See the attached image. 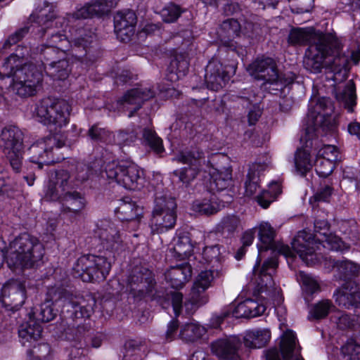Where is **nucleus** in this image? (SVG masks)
I'll list each match as a JSON object with an SVG mask.
<instances>
[{
    "mask_svg": "<svg viewBox=\"0 0 360 360\" xmlns=\"http://www.w3.org/2000/svg\"><path fill=\"white\" fill-rule=\"evenodd\" d=\"M127 290L136 300L148 299L150 301H155L163 309L169 307L171 298L176 316L181 314L183 307L186 314L191 316L208 301L207 295H199L191 290L183 305V294L173 292L169 295L164 288L158 285L153 271L144 266H135L132 269L127 277Z\"/></svg>",
    "mask_w": 360,
    "mask_h": 360,
    "instance_id": "1",
    "label": "nucleus"
},
{
    "mask_svg": "<svg viewBox=\"0 0 360 360\" xmlns=\"http://www.w3.org/2000/svg\"><path fill=\"white\" fill-rule=\"evenodd\" d=\"M16 51L6 58L0 69V79L12 77L13 91L22 97L32 96L41 85L42 72L32 63L21 65L20 59L28 55L27 47L18 46Z\"/></svg>",
    "mask_w": 360,
    "mask_h": 360,
    "instance_id": "2",
    "label": "nucleus"
},
{
    "mask_svg": "<svg viewBox=\"0 0 360 360\" xmlns=\"http://www.w3.org/2000/svg\"><path fill=\"white\" fill-rule=\"evenodd\" d=\"M45 301L52 304L63 302L62 314L72 321L89 319L94 312L96 301L91 295L77 297L63 287L53 286L48 288Z\"/></svg>",
    "mask_w": 360,
    "mask_h": 360,
    "instance_id": "3",
    "label": "nucleus"
},
{
    "mask_svg": "<svg viewBox=\"0 0 360 360\" xmlns=\"http://www.w3.org/2000/svg\"><path fill=\"white\" fill-rule=\"evenodd\" d=\"M44 255V248L34 236L23 233L17 236L9 245L8 264L22 268L38 265Z\"/></svg>",
    "mask_w": 360,
    "mask_h": 360,
    "instance_id": "4",
    "label": "nucleus"
},
{
    "mask_svg": "<svg viewBox=\"0 0 360 360\" xmlns=\"http://www.w3.org/2000/svg\"><path fill=\"white\" fill-rule=\"evenodd\" d=\"M40 37L46 39V44L54 46V49L63 52H68V55L76 60L82 61L86 57L92 60L90 53L91 44L94 43L95 36L89 32L75 39L73 45H70L68 37L60 32H53L49 27L41 28L39 30Z\"/></svg>",
    "mask_w": 360,
    "mask_h": 360,
    "instance_id": "5",
    "label": "nucleus"
},
{
    "mask_svg": "<svg viewBox=\"0 0 360 360\" xmlns=\"http://www.w3.org/2000/svg\"><path fill=\"white\" fill-rule=\"evenodd\" d=\"M316 237V235L302 230L297 233L291 243L292 250L307 265L313 264L316 259L315 245L316 244H321L323 248L331 250L338 251L342 249V240L330 233L321 238Z\"/></svg>",
    "mask_w": 360,
    "mask_h": 360,
    "instance_id": "6",
    "label": "nucleus"
},
{
    "mask_svg": "<svg viewBox=\"0 0 360 360\" xmlns=\"http://www.w3.org/2000/svg\"><path fill=\"white\" fill-rule=\"evenodd\" d=\"M71 106L64 99L47 97L37 105L35 112L39 122L48 127H62L69 121Z\"/></svg>",
    "mask_w": 360,
    "mask_h": 360,
    "instance_id": "7",
    "label": "nucleus"
},
{
    "mask_svg": "<svg viewBox=\"0 0 360 360\" xmlns=\"http://www.w3.org/2000/svg\"><path fill=\"white\" fill-rule=\"evenodd\" d=\"M24 134L18 127L6 126L0 133V148L10 163L13 170L19 173L24 155Z\"/></svg>",
    "mask_w": 360,
    "mask_h": 360,
    "instance_id": "8",
    "label": "nucleus"
},
{
    "mask_svg": "<svg viewBox=\"0 0 360 360\" xmlns=\"http://www.w3.org/2000/svg\"><path fill=\"white\" fill-rule=\"evenodd\" d=\"M175 198L166 194L156 193L150 219L153 231L163 232L174 228L176 221Z\"/></svg>",
    "mask_w": 360,
    "mask_h": 360,
    "instance_id": "9",
    "label": "nucleus"
},
{
    "mask_svg": "<svg viewBox=\"0 0 360 360\" xmlns=\"http://www.w3.org/2000/svg\"><path fill=\"white\" fill-rule=\"evenodd\" d=\"M110 269V262L106 257L94 255L81 256L73 267L75 276L84 282L104 281Z\"/></svg>",
    "mask_w": 360,
    "mask_h": 360,
    "instance_id": "10",
    "label": "nucleus"
},
{
    "mask_svg": "<svg viewBox=\"0 0 360 360\" xmlns=\"http://www.w3.org/2000/svg\"><path fill=\"white\" fill-rule=\"evenodd\" d=\"M260 262L261 259L258 258L252 270V279L256 284V290L258 294L265 292V298L276 300L279 296L280 289L275 287L273 274L278 266V259L275 257L269 258L264 262L262 266Z\"/></svg>",
    "mask_w": 360,
    "mask_h": 360,
    "instance_id": "11",
    "label": "nucleus"
},
{
    "mask_svg": "<svg viewBox=\"0 0 360 360\" xmlns=\"http://www.w3.org/2000/svg\"><path fill=\"white\" fill-rule=\"evenodd\" d=\"M105 171L108 179L115 181L125 188L129 190L139 188L140 171L134 163L127 161L119 162L113 161L106 165Z\"/></svg>",
    "mask_w": 360,
    "mask_h": 360,
    "instance_id": "12",
    "label": "nucleus"
},
{
    "mask_svg": "<svg viewBox=\"0 0 360 360\" xmlns=\"http://www.w3.org/2000/svg\"><path fill=\"white\" fill-rule=\"evenodd\" d=\"M242 344L238 337L230 336L212 342L210 349L220 360H242L244 355L248 356L247 350H243Z\"/></svg>",
    "mask_w": 360,
    "mask_h": 360,
    "instance_id": "13",
    "label": "nucleus"
},
{
    "mask_svg": "<svg viewBox=\"0 0 360 360\" xmlns=\"http://www.w3.org/2000/svg\"><path fill=\"white\" fill-rule=\"evenodd\" d=\"M75 188V184L71 179L70 172L65 169H58L50 176L44 198L48 201H58Z\"/></svg>",
    "mask_w": 360,
    "mask_h": 360,
    "instance_id": "14",
    "label": "nucleus"
},
{
    "mask_svg": "<svg viewBox=\"0 0 360 360\" xmlns=\"http://www.w3.org/2000/svg\"><path fill=\"white\" fill-rule=\"evenodd\" d=\"M27 280L15 281L2 288L1 303L7 311L15 312L20 309L26 299V288H30Z\"/></svg>",
    "mask_w": 360,
    "mask_h": 360,
    "instance_id": "15",
    "label": "nucleus"
},
{
    "mask_svg": "<svg viewBox=\"0 0 360 360\" xmlns=\"http://www.w3.org/2000/svg\"><path fill=\"white\" fill-rule=\"evenodd\" d=\"M258 230V237L261 245L259 246V251H266L271 250L274 252H278L280 255H283L286 257H294V253L290 248L275 240L276 236V230L268 222H262L255 230Z\"/></svg>",
    "mask_w": 360,
    "mask_h": 360,
    "instance_id": "16",
    "label": "nucleus"
},
{
    "mask_svg": "<svg viewBox=\"0 0 360 360\" xmlns=\"http://www.w3.org/2000/svg\"><path fill=\"white\" fill-rule=\"evenodd\" d=\"M97 236L103 248L112 253L119 254L125 248L120 231L108 221H101L98 226Z\"/></svg>",
    "mask_w": 360,
    "mask_h": 360,
    "instance_id": "17",
    "label": "nucleus"
},
{
    "mask_svg": "<svg viewBox=\"0 0 360 360\" xmlns=\"http://www.w3.org/2000/svg\"><path fill=\"white\" fill-rule=\"evenodd\" d=\"M56 143L55 136H46L45 139L34 143L28 149L30 159L32 162L38 165L41 169L43 165H50L58 162L53 155V145Z\"/></svg>",
    "mask_w": 360,
    "mask_h": 360,
    "instance_id": "18",
    "label": "nucleus"
},
{
    "mask_svg": "<svg viewBox=\"0 0 360 360\" xmlns=\"http://www.w3.org/2000/svg\"><path fill=\"white\" fill-rule=\"evenodd\" d=\"M242 31V26L238 20L229 18L224 20L220 25L219 37L220 38V49L224 48L227 51H233L238 56H243V49L238 46L231 38L239 37Z\"/></svg>",
    "mask_w": 360,
    "mask_h": 360,
    "instance_id": "19",
    "label": "nucleus"
},
{
    "mask_svg": "<svg viewBox=\"0 0 360 360\" xmlns=\"http://www.w3.org/2000/svg\"><path fill=\"white\" fill-rule=\"evenodd\" d=\"M305 136L307 141L312 139L315 132L327 134L336 131L338 123L332 114L314 115L307 114L306 120Z\"/></svg>",
    "mask_w": 360,
    "mask_h": 360,
    "instance_id": "20",
    "label": "nucleus"
},
{
    "mask_svg": "<svg viewBox=\"0 0 360 360\" xmlns=\"http://www.w3.org/2000/svg\"><path fill=\"white\" fill-rule=\"evenodd\" d=\"M233 67L224 66L216 58L211 59L205 67V81L208 89L218 91L230 79V71Z\"/></svg>",
    "mask_w": 360,
    "mask_h": 360,
    "instance_id": "21",
    "label": "nucleus"
},
{
    "mask_svg": "<svg viewBox=\"0 0 360 360\" xmlns=\"http://www.w3.org/2000/svg\"><path fill=\"white\" fill-rule=\"evenodd\" d=\"M328 50L326 59V68L329 69L334 75H339L341 79H345L349 70V59L341 52L340 44L335 41L328 39Z\"/></svg>",
    "mask_w": 360,
    "mask_h": 360,
    "instance_id": "22",
    "label": "nucleus"
},
{
    "mask_svg": "<svg viewBox=\"0 0 360 360\" xmlns=\"http://www.w3.org/2000/svg\"><path fill=\"white\" fill-rule=\"evenodd\" d=\"M309 55L304 59L305 68L311 72H320L326 67V59L328 50V38L320 37L308 48Z\"/></svg>",
    "mask_w": 360,
    "mask_h": 360,
    "instance_id": "23",
    "label": "nucleus"
},
{
    "mask_svg": "<svg viewBox=\"0 0 360 360\" xmlns=\"http://www.w3.org/2000/svg\"><path fill=\"white\" fill-rule=\"evenodd\" d=\"M250 74L257 79H262L264 84H277L278 70L276 61L269 57L257 58L249 66Z\"/></svg>",
    "mask_w": 360,
    "mask_h": 360,
    "instance_id": "24",
    "label": "nucleus"
},
{
    "mask_svg": "<svg viewBox=\"0 0 360 360\" xmlns=\"http://www.w3.org/2000/svg\"><path fill=\"white\" fill-rule=\"evenodd\" d=\"M333 298L338 307L351 309L360 308V290L357 284L353 281L345 282L338 288L334 293Z\"/></svg>",
    "mask_w": 360,
    "mask_h": 360,
    "instance_id": "25",
    "label": "nucleus"
},
{
    "mask_svg": "<svg viewBox=\"0 0 360 360\" xmlns=\"http://www.w3.org/2000/svg\"><path fill=\"white\" fill-rule=\"evenodd\" d=\"M137 17L134 11H118L114 16V27L117 37L123 42L130 40L135 32Z\"/></svg>",
    "mask_w": 360,
    "mask_h": 360,
    "instance_id": "26",
    "label": "nucleus"
},
{
    "mask_svg": "<svg viewBox=\"0 0 360 360\" xmlns=\"http://www.w3.org/2000/svg\"><path fill=\"white\" fill-rule=\"evenodd\" d=\"M60 214L69 219H75L82 214L86 201L84 196L77 191L70 190L59 200Z\"/></svg>",
    "mask_w": 360,
    "mask_h": 360,
    "instance_id": "27",
    "label": "nucleus"
},
{
    "mask_svg": "<svg viewBox=\"0 0 360 360\" xmlns=\"http://www.w3.org/2000/svg\"><path fill=\"white\" fill-rule=\"evenodd\" d=\"M155 92L152 88L139 86L128 90L122 97L120 102L124 106L134 105L129 112V117L134 115L135 112L141 108L144 102L154 98Z\"/></svg>",
    "mask_w": 360,
    "mask_h": 360,
    "instance_id": "28",
    "label": "nucleus"
},
{
    "mask_svg": "<svg viewBox=\"0 0 360 360\" xmlns=\"http://www.w3.org/2000/svg\"><path fill=\"white\" fill-rule=\"evenodd\" d=\"M178 162L197 167L201 170L206 162L205 153L202 148L197 145L186 147L179 150L174 158Z\"/></svg>",
    "mask_w": 360,
    "mask_h": 360,
    "instance_id": "29",
    "label": "nucleus"
},
{
    "mask_svg": "<svg viewBox=\"0 0 360 360\" xmlns=\"http://www.w3.org/2000/svg\"><path fill=\"white\" fill-rule=\"evenodd\" d=\"M166 281L175 289L183 288L192 276V267L188 262L170 266L165 273Z\"/></svg>",
    "mask_w": 360,
    "mask_h": 360,
    "instance_id": "30",
    "label": "nucleus"
},
{
    "mask_svg": "<svg viewBox=\"0 0 360 360\" xmlns=\"http://www.w3.org/2000/svg\"><path fill=\"white\" fill-rule=\"evenodd\" d=\"M116 213L121 221L139 223L143 217V208L128 198L121 200L116 208Z\"/></svg>",
    "mask_w": 360,
    "mask_h": 360,
    "instance_id": "31",
    "label": "nucleus"
},
{
    "mask_svg": "<svg viewBox=\"0 0 360 360\" xmlns=\"http://www.w3.org/2000/svg\"><path fill=\"white\" fill-rule=\"evenodd\" d=\"M232 306L233 307V316L236 318L256 317L263 314L266 311V307L263 304H259L252 299H247L236 307Z\"/></svg>",
    "mask_w": 360,
    "mask_h": 360,
    "instance_id": "32",
    "label": "nucleus"
},
{
    "mask_svg": "<svg viewBox=\"0 0 360 360\" xmlns=\"http://www.w3.org/2000/svg\"><path fill=\"white\" fill-rule=\"evenodd\" d=\"M193 248L187 233H181L174 239L173 247L169 250L172 256L177 260H184L192 255Z\"/></svg>",
    "mask_w": 360,
    "mask_h": 360,
    "instance_id": "33",
    "label": "nucleus"
},
{
    "mask_svg": "<svg viewBox=\"0 0 360 360\" xmlns=\"http://www.w3.org/2000/svg\"><path fill=\"white\" fill-rule=\"evenodd\" d=\"M222 275V268L201 271L196 277L191 290L199 295H207L206 290L211 286L214 278Z\"/></svg>",
    "mask_w": 360,
    "mask_h": 360,
    "instance_id": "34",
    "label": "nucleus"
},
{
    "mask_svg": "<svg viewBox=\"0 0 360 360\" xmlns=\"http://www.w3.org/2000/svg\"><path fill=\"white\" fill-rule=\"evenodd\" d=\"M42 327L34 320H30L20 325L18 335L23 345L31 346L41 336Z\"/></svg>",
    "mask_w": 360,
    "mask_h": 360,
    "instance_id": "35",
    "label": "nucleus"
},
{
    "mask_svg": "<svg viewBox=\"0 0 360 360\" xmlns=\"http://www.w3.org/2000/svg\"><path fill=\"white\" fill-rule=\"evenodd\" d=\"M271 338V332L268 329H255L246 332L243 337L245 347L248 349L265 347Z\"/></svg>",
    "mask_w": 360,
    "mask_h": 360,
    "instance_id": "36",
    "label": "nucleus"
},
{
    "mask_svg": "<svg viewBox=\"0 0 360 360\" xmlns=\"http://www.w3.org/2000/svg\"><path fill=\"white\" fill-rule=\"evenodd\" d=\"M56 18L54 7L47 1L44 2L43 7H38L30 16L31 22H36L41 28L49 27L51 29L53 20Z\"/></svg>",
    "mask_w": 360,
    "mask_h": 360,
    "instance_id": "37",
    "label": "nucleus"
},
{
    "mask_svg": "<svg viewBox=\"0 0 360 360\" xmlns=\"http://www.w3.org/2000/svg\"><path fill=\"white\" fill-rule=\"evenodd\" d=\"M61 51L54 49V46L42 44L32 49V58L40 61L45 69V66H49L59 60V54Z\"/></svg>",
    "mask_w": 360,
    "mask_h": 360,
    "instance_id": "38",
    "label": "nucleus"
},
{
    "mask_svg": "<svg viewBox=\"0 0 360 360\" xmlns=\"http://www.w3.org/2000/svg\"><path fill=\"white\" fill-rule=\"evenodd\" d=\"M205 333V328L199 324L186 323L181 326L178 337L185 343H194L200 340Z\"/></svg>",
    "mask_w": 360,
    "mask_h": 360,
    "instance_id": "39",
    "label": "nucleus"
},
{
    "mask_svg": "<svg viewBox=\"0 0 360 360\" xmlns=\"http://www.w3.org/2000/svg\"><path fill=\"white\" fill-rule=\"evenodd\" d=\"M296 341V336L291 330H287L283 335L280 342V350L283 360H290L293 357H295L294 360H304L297 356Z\"/></svg>",
    "mask_w": 360,
    "mask_h": 360,
    "instance_id": "40",
    "label": "nucleus"
},
{
    "mask_svg": "<svg viewBox=\"0 0 360 360\" xmlns=\"http://www.w3.org/2000/svg\"><path fill=\"white\" fill-rule=\"evenodd\" d=\"M320 37H326L323 35L316 36L313 32L304 28L292 29L289 33L288 41L290 44L306 45L314 43Z\"/></svg>",
    "mask_w": 360,
    "mask_h": 360,
    "instance_id": "41",
    "label": "nucleus"
},
{
    "mask_svg": "<svg viewBox=\"0 0 360 360\" xmlns=\"http://www.w3.org/2000/svg\"><path fill=\"white\" fill-rule=\"evenodd\" d=\"M189 68V60L186 53H177L169 67V79L176 80L186 75Z\"/></svg>",
    "mask_w": 360,
    "mask_h": 360,
    "instance_id": "42",
    "label": "nucleus"
},
{
    "mask_svg": "<svg viewBox=\"0 0 360 360\" xmlns=\"http://www.w3.org/2000/svg\"><path fill=\"white\" fill-rule=\"evenodd\" d=\"M217 170V172L212 176L211 188L219 191H224L232 184V169L231 167H228Z\"/></svg>",
    "mask_w": 360,
    "mask_h": 360,
    "instance_id": "43",
    "label": "nucleus"
},
{
    "mask_svg": "<svg viewBox=\"0 0 360 360\" xmlns=\"http://www.w3.org/2000/svg\"><path fill=\"white\" fill-rule=\"evenodd\" d=\"M336 98L342 102L349 112L354 111L356 105V86L353 80L347 82L343 90L336 94Z\"/></svg>",
    "mask_w": 360,
    "mask_h": 360,
    "instance_id": "44",
    "label": "nucleus"
},
{
    "mask_svg": "<svg viewBox=\"0 0 360 360\" xmlns=\"http://www.w3.org/2000/svg\"><path fill=\"white\" fill-rule=\"evenodd\" d=\"M335 309L336 307L330 300L323 299L311 306L309 312V319L319 321L326 319Z\"/></svg>",
    "mask_w": 360,
    "mask_h": 360,
    "instance_id": "45",
    "label": "nucleus"
},
{
    "mask_svg": "<svg viewBox=\"0 0 360 360\" xmlns=\"http://www.w3.org/2000/svg\"><path fill=\"white\" fill-rule=\"evenodd\" d=\"M44 70L53 79L65 80L68 77L71 68L68 60H57L49 66H45Z\"/></svg>",
    "mask_w": 360,
    "mask_h": 360,
    "instance_id": "46",
    "label": "nucleus"
},
{
    "mask_svg": "<svg viewBox=\"0 0 360 360\" xmlns=\"http://www.w3.org/2000/svg\"><path fill=\"white\" fill-rule=\"evenodd\" d=\"M243 32L245 35L251 39H259L265 33L262 24L257 21V16L250 15L244 19Z\"/></svg>",
    "mask_w": 360,
    "mask_h": 360,
    "instance_id": "47",
    "label": "nucleus"
},
{
    "mask_svg": "<svg viewBox=\"0 0 360 360\" xmlns=\"http://www.w3.org/2000/svg\"><path fill=\"white\" fill-rule=\"evenodd\" d=\"M143 143L155 154L160 155L165 151L162 140L151 129L144 128L142 134Z\"/></svg>",
    "mask_w": 360,
    "mask_h": 360,
    "instance_id": "48",
    "label": "nucleus"
},
{
    "mask_svg": "<svg viewBox=\"0 0 360 360\" xmlns=\"http://www.w3.org/2000/svg\"><path fill=\"white\" fill-rule=\"evenodd\" d=\"M338 273V278L346 281H352V277L357 276L360 266L350 261H338L335 263Z\"/></svg>",
    "mask_w": 360,
    "mask_h": 360,
    "instance_id": "49",
    "label": "nucleus"
},
{
    "mask_svg": "<svg viewBox=\"0 0 360 360\" xmlns=\"http://www.w3.org/2000/svg\"><path fill=\"white\" fill-rule=\"evenodd\" d=\"M295 167L297 174L304 176L312 168L310 153L305 149H297L295 154Z\"/></svg>",
    "mask_w": 360,
    "mask_h": 360,
    "instance_id": "50",
    "label": "nucleus"
},
{
    "mask_svg": "<svg viewBox=\"0 0 360 360\" xmlns=\"http://www.w3.org/2000/svg\"><path fill=\"white\" fill-rule=\"evenodd\" d=\"M240 219L235 214H229L224 217L217 225V231L226 236H232L240 227Z\"/></svg>",
    "mask_w": 360,
    "mask_h": 360,
    "instance_id": "51",
    "label": "nucleus"
},
{
    "mask_svg": "<svg viewBox=\"0 0 360 360\" xmlns=\"http://www.w3.org/2000/svg\"><path fill=\"white\" fill-rule=\"evenodd\" d=\"M261 165H253L250 167L247 174V179L245 182V188L246 195L251 196L254 195L259 188V168Z\"/></svg>",
    "mask_w": 360,
    "mask_h": 360,
    "instance_id": "52",
    "label": "nucleus"
},
{
    "mask_svg": "<svg viewBox=\"0 0 360 360\" xmlns=\"http://www.w3.org/2000/svg\"><path fill=\"white\" fill-rule=\"evenodd\" d=\"M202 255L205 262L212 264L213 269H219L224 258L219 245L205 247Z\"/></svg>",
    "mask_w": 360,
    "mask_h": 360,
    "instance_id": "53",
    "label": "nucleus"
},
{
    "mask_svg": "<svg viewBox=\"0 0 360 360\" xmlns=\"http://www.w3.org/2000/svg\"><path fill=\"white\" fill-rule=\"evenodd\" d=\"M298 279L302 285L303 294L305 296L313 295L321 291L319 281L311 275L300 271Z\"/></svg>",
    "mask_w": 360,
    "mask_h": 360,
    "instance_id": "54",
    "label": "nucleus"
},
{
    "mask_svg": "<svg viewBox=\"0 0 360 360\" xmlns=\"http://www.w3.org/2000/svg\"><path fill=\"white\" fill-rule=\"evenodd\" d=\"M58 309L53 307V304L50 301H45L39 306V309L34 313L35 318L37 321L44 323H48L53 320L57 314Z\"/></svg>",
    "mask_w": 360,
    "mask_h": 360,
    "instance_id": "55",
    "label": "nucleus"
},
{
    "mask_svg": "<svg viewBox=\"0 0 360 360\" xmlns=\"http://www.w3.org/2000/svg\"><path fill=\"white\" fill-rule=\"evenodd\" d=\"M334 111V106L333 101L330 98L327 97H321L317 98L315 104L313 105V101L311 103V108L308 114L314 115H323L332 114Z\"/></svg>",
    "mask_w": 360,
    "mask_h": 360,
    "instance_id": "56",
    "label": "nucleus"
},
{
    "mask_svg": "<svg viewBox=\"0 0 360 360\" xmlns=\"http://www.w3.org/2000/svg\"><path fill=\"white\" fill-rule=\"evenodd\" d=\"M200 169L191 166L184 167L179 169L174 170L173 175L179 178V181L188 187L199 174Z\"/></svg>",
    "mask_w": 360,
    "mask_h": 360,
    "instance_id": "57",
    "label": "nucleus"
},
{
    "mask_svg": "<svg viewBox=\"0 0 360 360\" xmlns=\"http://www.w3.org/2000/svg\"><path fill=\"white\" fill-rule=\"evenodd\" d=\"M30 360H50L51 348L48 343L42 342L34 345L27 351Z\"/></svg>",
    "mask_w": 360,
    "mask_h": 360,
    "instance_id": "58",
    "label": "nucleus"
},
{
    "mask_svg": "<svg viewBox=\"0 0 360 360\" xmlns=\"http://www.w3.org/2000/svg\"><path fill=\"white\" fill-rule=\"evenodd\" d=\"M341 351L346 360H360V335L357 340H348Z\"/></svg>",
    "mask_w": 360,
    "mask_h": 360,
    "instance_id": "59",
    "label": "nucleus"
},
{
    "mask_svg": "<svg viewBox=\"0 0 360 360\" xmlns=\"http://www.w3.org/2000/svg\"><path fill=\"white\" fill-rule=\"evenodd\" d=\"M192 210L199 215L205 216L216 214L219 211L217 205L207 200L195 201L192 205Z\"/></svg>",
    "mask_w": 360,
    "mask_h": 360,
    "instance_id": "60",
    "label": "nucleus"
},
{
    "mask_svg": "<svg viewBox=\"0 0 360 360\" xmlns=\"http://www.w3.org/2000/svg\"><path fill=\"white\" fill-rule=\"evenodd\" d=\"M315 170L320 177L326 178L330 176L335 168V163L316 157L314 162Z\"/></svg>",
    "mask_w": 360,
    "mask_h": 360,
    "instance_id": "61",
    "label": "nucleus"
},
{
    "mask_svg": "<svg viewBox=\"0 0 360 360\" xmlns=\"http://www.w3.org/2000/svg\"><path fill=\"white\" fill-rule=\"evenodd\" d=\"M87 135L94 142H105L110 136V131L95 124L88 130Z\"/></svg>",
    "mask_w": 360,
    "mask_h": 360,
    "instance_id": "62",
    "label": "nucleus"
},
{
    "mask_svg": "<svg viewBox=\"0 0 360 360\" xmlns=\"http://www.w3.org/2000/svg\"><path fill=\"white\" fill-rule=\"evenodd\" d=\"M255 94L252 90H245L238 95H233L231 100L242 105L243 108H249L255 101Z\"/></svg>",
    "mask_w": 360,
    "mask_h": 360,
    "instance_id": "63",
    "label": "nucleus"
},
{
    "mask_svg": "<svg viewBox=\"0 0 360 360\" xmlns=\"http://www.w3.org/2000/svg\"><path fill=\"white\" fill-rule=\"evenodd\" d=\"M338 149L333 145L324 146L318 151L316 155V157L333 162L335 163L338 160Z\"/></svg>",
    "mask_w": 360,
    "mask_h": 360,
    "instance_id": "64",
    "label": "nucleus"
}]
</instances>
